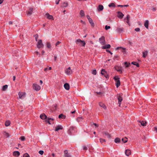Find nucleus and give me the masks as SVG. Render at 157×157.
<instances>
[{
    "label": "nucleus",
    "instance_id": "nucleus-1",
    "mask_svg": "<svg viewBox=\"0 0 157 157\" xmlns=\"http://www.w3.org/2000/svg\"><path fill=\"white\" fill-rule=\"evenodd\" d=\"M76 43L77 44L79 45H82L83 46H84L86 44V43L84 41L82 40L79 39L77 40L76 41Z\"/></svg>",
    "mask_w": 157,
    "mask_h": 157
},
{
    "label": "nucleus",
    "instance_id": "nucleus-2",
    "mask_svg": "<svg viewBox=\"0 0 157 157\" xmlns=\"http://www.w3.org/2000/svg\"><path fill=\"white\" fill-rule=\"evenodd\" d=\"M115 81L116 82V86L117 88H118L120 85V82L119 80V78L117 76H116L114 78Z\"/></svg>",
    "mask_w": 157,
    "mask_h": 157
},
{
    "label": "nucleus",
    "instance_id": "nucleus-3",
    "mask_svg": "<svg viewBox=\"0 0 157 157\" xmlns=\"http://www.w3.org/2000/svg\"><path fill=\"white\" fill-rule=\"evenodd\" d=\"M36 46L38 48H40L43 47L44 44L42 43V40H39L37 44H36Z\"/></svg>",
    "mask_w": 157,
    "mask_h": 157
},
{
    "label": "nucleus",
    "instance_id": "nucleus-4",
    "mask_svg": "<svg viewBox=\"0 0 157 157\" xmlns=\"http://www.w3.org/2000/svg\"><path fill=\"white\" fill-rule=\"evenodd\" d=\"M26 93L24 92H20L18 93L19 97L20 98L23 99L25 97Z\"/></svg>",
    "mask_w": 157,
    "mask_h": 157
},
{
    "label": "nucleus",
    "instance_id": "nucleus-5",
    "mask_svg": "<svg viewBox=\"0 0 157 157\" xmlns=\"http://www.w3.org/2000/svg\"><path fill=\"white\" fill-rule=\"evenodd\" d=\"M101 74L102 75H104V76L106 78H108L109 76L108 74L106 71L105 69H102L101 70Z\"/></svg>",
    "mask_w": 157,
    "mask_h": 157
},
{
    "label": "nucleus",
    "instance_id": "nucleus-6",
    "mask_svg": "<svg viewBox=\"0 0 157 157\" xmlns=\"http://www.w3.org/2000/svg\"><path fill=\"white\" fill-rule=\"evenodd\" d=\"M72 71L70 67L66 69L65 71V73L67 75H70L72 73Z\"/></svg>",
    "mask_w": 157,
    "mask_h": 157
},
{
    "label": "nucleus",
    "instance_id": "nucleus-7",
    "mask_svg": "<svg viewBox=\"0 0 157 157\" xmlns=\"http://www.w3.org/2000/svg\"><path fill=\"white\" fill-rule=\"evenodd\" d=\"M33 89L36 90L38 91L40 90V87L39 85L36 84H33Z\"/></svg>",
    "mask_w": 157,
    "mask_h": 157
},
{
    "label": "nucleus",
    "instance_id": "nucleus-8",
    "mask_svg": "<svg viewBox=\"0 0 157 157\" xmlns=\"http://www.w3.org/2000/svg\"><path fill=\"white\" fill-rule=\"evenodd\" d=\"M99 41L100 43L102 45H104L105 44V37L104 36H102L99 39Z\"/></svg>",
    "mask_w": 157,
    "mask_h": 157
},
{
    "label": "nucleus",
    "instance_id": "nucleus-9",
    "mask_svg": "<svg viewBox=\"0 0 157 157\" xmlns=\"http://www.w3.org/2000/svg\"><path fill=\"white\" fill-rule=\"evenodd\" d=\"M115 69L118 72H120V73H122V67L118 66H115Z\"/></svg>",
    "mask_w": 157,
    "mask_h": 157
},
{
    "label": "nucleus",
    "instance_id": "nucleus-10",
    "mask_svg": "<svg viewBox=\"0 0 157 157\" xmlns=\"http://www.w3.org/2000/svg\"><path fill=\"white\" fill-rule=\"evenodd\" d=\"M118 99V103L119 104V106H120V105L121 104V101L122 100V97L119 95H117Z\"/></svg>",
    "mask_w": 157,
    "mask_h": 157
},
{
    "label": "nucleus",
    "instance_id": "nucleus-11",
    "mask_svg": "<svg viewBox=\"0 0 157 157\" xmlns=\"http://www.w3.org/2000/svg\"><path fill=\"white\" fill-rule=\"evenodd\" d=\"M63 129V127L61 125H58L55 127V131H57L59 130H61Z\"/></svg>",
    "mask_w": 157,
    "mask_h": 157
},
{
    "label": "nucleus",
    "instance_id": "nucleus-12",
    "mask_svg": "<svg viewBox=\"0 0 157 157\" xmlns=\"http://www.w3.org/2000/svg\"><path fill=\"white\" fill-rule=\"evenodd\" d=\"M45 17L49 19H53V17L52 15H50L48 13H46L45 15Z\"/></svg>",
    "mask_w": 157,
    "mask_h": 157
},
{
    "label": "nucleus",
    "instance_id": "nucleus-13",
    "mask_svg": "<svg viewBox=\"0 0 157 157\" xmlns=\"http://www.w3.org/2000/svg\"><path fill=\"white\" fill-rule=\"evenodd\" d=\"M124 15V14L120 12H117V17L120 18H122Z\"/></svg>",
    "mask_w": 157,
    "mask_h": 157
},
{
    "label": "nucleus",
    "instance_id": "nucleus-14",
    "mask_svg": "<svg viewBox=\"0 0 157 157\" xmlns=\"http://www.w3.org/2000/svg\"><path fill=\"white\" fill-rule=\"evenodd\" d=\"M54 119L53 118L49 117L47 118V120H45L46 122L48 123L49 124H51L50 123V121H54Z\"/></svg>",
    "mask_w": 157,
    "mask_h": 157
},
{
    "label": "nucleus",
    "instance_id": "nucleus-15",
    "mask_svg": "<svg viewBox=\"0 0 157 157\" xmlns=\"http://www.w3.org/2000/svg\"><path fill=\"white\" fill-rule=\"evenodd\" d=\"M40 118L42 120L47 119V117L44 113H43L40 115Z\"/></svg>",
    "mask_w": 157,
    "mask_h": 157
},
{
    "label": "nucleus",
    "instance_id": "nucleus-16",
    "mask_svg": "<svg viewBox=\"0 0 157 157\" xmlns=\"http://www.w3.org/2000/svg\"><path fill=\"white\" fill-rule=\"evenodd\" d=\"M64 87L65 89L67 90H69L70 89V86L69 84L67 83H65L64 85Z\"/></svg>",
    "mask_w": 157,
    "mask_h": 157
},
{
    "label": "nucleus",
    "instance_id": "nucleus-17",
    "mask_svg": "<svg viewBox=\"0 0 157 157\" xmlns=\"http://www.w3.org/2000/svg\"><path fill=\"white\" fill-rule=\"evenodd\" d=\"M125 154L127 156H129L131 154V151L130 150L127 149L125 151Z\"/></svg>",
    "mask_w": 157,
    "mask_h": 157
},
{
    "label": "nucleus",
    "instance_id": "nucleus-18",
    "mask_svg": "<svg viewBox=\"0 0 157 157\" xmlns=\"http://www.w3.org/2000/svg\"><path fill=\"white\" fill-rule=\"evenodd\" d=\"M20 154V152L18 151H15L13 152V155L14 156L18 157Z\"/></svg>",
    "mask_w": 157,
    "mask_h": 157
},
{
    "label": "nucleus",
    "instance_id": "nucleus-19",
    "mask_svg": "<svg viewBox=\"0 0 157 157\" xmlns=\"http://www.w3.org/2000/svg\"><path fill=\"white\" fill-rule=\"evenodd\" d=\"M143 126H145L146 125V122L144 121H138Z\"/></svg>",
    "mask_w": 157,
    "mask_h": 157
},
{
    "label": "nucleus",
    "instance_id": "nucleus-20",
    "mask_svg": "<svg viewBox=\"0 0 157 157\" xmlns=\"http://www.w3.org/2000/svg\"><path fill=\"white\" fill-rule=\"evenodd\" d=\"M33 11V9L32 8H30L29 10L27 12V14L29 15H31L32 14Z\"/></svg>",
    "mask_w": 157,
    "mask_h": 157
},
{
    "label": "nucleus",
    "instance_id": "nucleus-21",
    "mask_svg": "<svg viewBox=\"0 0 157 157\" xmlns=\"http://www.w3.org/2000/svg\"><path fill=\"white\" fill-rule=\"evenodd\" d=\"M117 50L120 49L122 52L124 53L125 52V48H123L121 47H118L116 48Z\"/></svg>",
    "mask_w": 157,
    "mask_h": 157
},
{
    "label": "nucleus",
    "instance_id": "nucleus-22",
    "mask_svg": "<svg viewBox=\"0 0 157 157\" xmlns=\"http://www.w3.org/2000/svg\"><path fill=\"white\" fill-rule=\"evenodd\" d=\"M148 23H149V21L148 20H147L145 21L144 24V25L145 26V27L147 28H148Z\"/></svg>",
    "mask_w": 157,
    "mask_h": 157
},
{
    "label": "nucleus",
    "instance_id": "nucleus-23",
    "mask_svg": "<svg viewBox=\"0 0 157 157\" xmlns=\"http://www.w3.org/2000/svg\"><path fill=\"white\" fill-rule=\"evenodd\" d=\"M130 17L129 15H127V17L125 19V20H126V22L128 23V24L130 25V24L129 23V21L130 19Z\"/></svg>",
    "mask_w": 157,
    "mask_h": 157
},
{
    "label": "nucleus",
    "instance_id": "nucleus-24",
    "mask_svg": "<svg viewBox=\"0 0 157 157\" xmlns=\"http://www.w3.org/2000/svg\"><path fill=\"white\" fill-rule=\"evenodd\" d=\"M148 52L147 51H146L144 52H143V57L145 58L147 56Z\"/></svg>",
    "mask_w": 157,
    "mask_h": 157
},
{
    "label": "nucleus",
    "instance_id": "nucleus-25",
    "mask_svg": "<svg viewBox=\"0 0 157 157\" xmlns=\"http://www.w3.org/2000/svg\"><path fill=\"white\" fill-rule=\"evenodd\" d=\"M99 105L101 107L103 108L104 109H106V106L102 102H100L99 103Z\"/></svg>",
    "mask_w": 157,
    "mask_h": 157
},
{
    "label": "nucleus",
    "instance_id": "nucleus-26",
    "mask_svg": "<svg viewBox=\"0 0 157 157\" xmlns=\"http://www.w3.org/2000/svg\"><path fill=\"white\" fill-rule=\"evenodd\" d=\"M74 128L73 127H71L68 131V133L70 134L72 133L73 130H74Z\"/></svg>",
    "mask_w": 157,
    "mask_h": 157
},
{
    "label": "nucleus",
    "instance_id": "nucleus-27",
    "mask_svg": "<svg viewBox=\"0 0 157 157\" xmlns=\"http://www.w3.org/2000/svg\"><path fill=\"white\" fill-rule=\"evenodd\" d=\"M111 46L109 44H107L104 46H103L102 48L103 49H107L109 48H110Z\"/></svg>",
    "mask_w": 157,
    "mask_h": 157
},
{
    "label": "nucleus",
    "instance_id": "nucleus-28",
    "mask_svg": "<svg viewBox=\"0 0 157 157\" xmlns=\"http://www.w3.org/2000/svg\"><path fill=\"white\" fill-rule=\"evenodd\" d=\"M103 8H104V7L102 5H99L98 6V10L99 11H101L103 10Z\"/></svg>",
    "mask_w": 157,
    "mask_h": 157
},
{
    "label": "nucleus",
    "instance_id": "nucleus-29",
    "mask_svg": "<svg viewBox=\"0 0 157 157\" xmlns=\"http://www.w3.org/2000/svg\"><path fill=\"white\" fill-rule=\"evenodd\" d=\"M121 141L120 139L119 138H116L114 140V142L116 143H119Z\"/></svg>",
    "mask_w": 157,
    "mask_h": 157
},
{
    "label": "nucleus",
    "instance_id": "nucleus-30",
    "mask_svg": "<svg viewBox=\"0 0 157 157\" xmlns=\"http://www.w3.org/2000/svg\"><path fill=\"white\" fill-rule=\"evenodd\" d=\"M89 23L91 24V25L92 27H94V23L92 20V19H90L89 20H88Z\"/></svg>",
    "mask_w": 157,
    "mask_h": 157
},
{
    "label": "nucleus",
    "instance_id": "nucleus-31",
    "mask_svg": "<svg viewBox=\"0 0 157 157\" xmlns=\"http://www.w3.org/2000/svg\"><path fill=\"white\" fill-rule=\"evenodd\" d=\"M65 116L62 114H60L59 116V119H65Z\"/></svg>",
    "mask_w": 157,
    "mask_h": 157
},
{
    "label": "nucleus",
    "instance_id": "nucleus-32",
    "mask_svg": "<svg viewBox=\"0 0 157 157\" xmlns=\"http://www.w3.org/2000/svg\"><path fill=\"white\" fill-rule=\"evenodd\" d=\"M122 141L124 143H126L128 141V138L126 137L123 138L122 139Z\"/></svg>",
    "mask_w": 157,
    "mask_h": 157
},
{
    "label": "nucleus",
    "instance_id": "nucleus-33",
    "mask_svg": "<svg viewBox=\"0 0 157 157\" xmlns=\"http://www.w3.org/2000/svg\"><path fill=\"white\" fill-rule=\"evenodd\" d=\"M132 64H133L134 65H136L137 67H139V64L136 62H132Z\"/></svg>",
    "mask_w": 157,
    "mask_h": 157
},
{
    "label": "nucleus",
    "instance_id": "nucleus-34",
    "mask_svg": "<svg viewBox=\"0 0 157 157\" xmlns=\"http://www.w3.org/2000/svg\"><path fill=\"white\" fill-rule=\"evenodd\" d=\"M80 14L81 17H83L85 16L84 11L83 10H81L80 11Z\"/></svg>",
    "mask_w": 157,
    "mask_h": 157
},
{
    "label": "nucleus",
    "instance_id": "nucleus-35",
    "mask_svg": "<svg viewBox=\"0 0 157 157\" xmlns=\"http://www.w3.org/2000/svg\"><path fill=\"white\" fill-rule=\"evenodd\" d=\"M10 124V122L9 121H6L5 123V125L6 126H8Z\"/></svg>",
    "mask_w": 157,
    "mask_h": 157
},
{
    "label": "nucleus",
    "instance_id": "nucleus-36",
    "mask_svg": "<svg viewBox=\"0 0 157 157\" xmlns=\"http://www.w3.org/2000/svg\"><path fill=\"white\" fill-rule=\"evenodd\" d=\"M47 47L48 48H50L51 47V45L50 43L49 42H47Z\"/></svg>",
    "mask_w": 157,
    "mask_h": 157
},
{
    "label": "nucleus",
    "instance_id": "nucleus-37",
    "mask_svg": "<svg viewBox=\"0 0 157 157\" xmlns=\"http://www.w3.org/2000/svg\"><path fill=\"white\" fill-rule=\"evenodd\" d=\"M109 7H115V5L114 3H110L109 4Z\"/></svg>",
    "mask_w": 157,
    "mask_h": 157
},
{
    "label": "nucleus",
    "instance_id": "nucleus-38",
    "mask_svg": "<svg viewBox=\"0 0 157 157\" xmlns=\"http://www.w3.org/2000/svg\"><path fill=\"white\" fill-rule=\"evenodd\" d=\"M8 86L7 85H6L2 87V90L3 91H5L6 90Z\"/></svg>",
    "mask_w": 157,
    "mask_h": 157
},
{
    "label": "nucleus",
    "instance_id": "nucleus-39",
    "mask_svg": "<svg viewBox=\"0 0 157 157\" xmlns=\"http://www.w3.org/2000/svg\"><path fill=\"white\" fill-rule=\"evenodd\" d=\"M105 135L108 138H110L111 137L110 135L107 132H105L104 133Z\"/></svg>",
    "mask_w": 157,
    "mask_h": 157
},
{
    "label": "nucleus",
    "instance_id": "nucleus-40",
    "mask_svg": "<svg viewBox=\"0 0 157 157\" xmlns=\"http://www.w3.org/2000/svg\"><path fill=\"white\" fill-rule=\"evenodd\" d=\"M123 30V29L121 28H117V32L119 33H121Z\"/></svg>",
    "mask_w": 157,
    "mask_h": 157
},
{
    "label": "nucleus",
    "instance_id": "nucleus-41",
    "mask_svg": "<svg viewBox=\"0 0 157 157\" xmlns=\"http://www.w3.org/2000/svg\"><path fill=\"white\" fill-rule=\"evenodd\" d=\"M67 5L68 4L67 2H64L63 3L62 6L63 7H66L67 6Z\"/></svg>",
    "mask_w": 157,
    "mask_h": 157
},
{
    "label": "nucleus",
    "instance_id": "nucleus-42",
    "mask_svg": "<svg viewBox=\"0 0 157 157\" xmlns=\"http://www.w3.org/2000/svg\"><path fill=\"white\" fill-rule=\"evenodd\" d=\"M4 135L7 137H8L10 136L9 133L6 132H4Z\"/></svg>",
    "mask_w": 157,
    "mask_h": 157
},
{
    "label": "nucleus",
    "instance_id": "nucleus-43",
    "mask_svg": "<svg viewBox=\"0 0 157 157\" xmlns=\"http://www.w3.org/2000/svg\"><path fill=\"white\" fill-rule=\"evenodd\" d=\"M124 64L125 65L126 68H127L129 67V65L130 64V63H128L127 62H125L124 63Z\"/></svg>",
    "mask_w": 157,
    "mask_h": 157
},
{
    "label": "nucleus",
    "instance_id": "nucleus-44",
    "mask_svg": "<svg viewBox=\"0 0 157 157\" xmlns=\"http://www.w3.org/2000/svg\"><path fill=\"white\" fill-rule=\"evenodd\" d=\"M51 69H52V67H50L49 68L47 67V68H45L44 69V70L45 71H46L48 70H51Z\"/></svg>",
    "mask_w": 157,
    "mask_h": 157
},
{
    "label": "nucleus",
    "instance_id": "nucleus-45",
    "mask_svg": "<svg viewBox=\"0 0 157 157\" xmlns=\"http://www.w3.org/2000/svg\"><path fill=\"white\" fill-rule=\"evenodd\" d=\"M100 142L101 143H102L103 142H105V139H101V138L100 139Z\"/></svg>",
    "mask_w": 157,
    "mask_h": 157
},
{
    "label": "nucleus",
    "instance_id": "nucleus-46",
    "mask_svg": "<svg viewBox=\"0 0 157 157\" xmlns=\"http://www.w3.org/2000/svg\"><path fill=\"white\" fill-rule=\"evenodd\" d=\"M83 118L82 117H79L77 119V121L78 122H80L81 121V119H83Z\"/></svg>",
    "mask_w": 157,
    "mask_h": 157
},
{
    "label": "nucleus",
    "instance_id": "nucleus-47",
    "mask_svg": "<svg viewBox=\"0 0 157 157\" xmlns=\"http://www.w3.org/2000/svg\"><path fill=\"white\" fill-rule=\"evenodd\" d=\"M23 157H30L28 153H25Z\"/></svg>",
    "mask_w": 157,
    "mask_h": 157
},
{
    "label": "nucleus",
    "instance_id": "nucleus-48",
    "mask_svg": "<svg viewBox=\"0 0 157 157\" xmlns=\"http://www.w3.org/2000/svg\"><path fill=\"white\" fill-rule=\"evenodd\" d=\"M110 28V27L109 26L106 25L105 27V29L106 30H107L108 29Z\"/></svg>",
    "mask_w": 157,
    "mask_h": 157
},
{
    "label": "nucleus",
    "instance_id": "nucleus-49",
    "mask_svg": "<svg viewBox=\"0 0 157 157\" xmlns=\"http://www.w3.org/2000/svg\"><path fill=\"white\" fill-rule=\"evenodd\" d=\"M64 157H71V156L69 154L64 155Z\"/></svg>",
    "mask_w": 157,
    "mask_h": 157
},
{
    "label": "nucleus",
    "instance_id": "nucleus-50",
    "mask_svg": "<svg viewBox=\"0 0 157 157\" xmlns=\"http://www.w3.org/2000/svg\"><path fill=\"white\" fill-rule=\"evenodd\" d=\"M22 141H24L25 140V138L24 136H21L20 137Z\"/></svg>",
    "mask_w": 157,
    "mask_h": 157
},
{
    "label": "nucleus",
    "instance_id": "nucleus-51",
    "mask_svg": "<svg viewBox=\"0 0 157 157\" xmlns=\"http://www.w3.org/2000/svg\"><path fill=\"white\" fill-rule=\"evenodd\" d=\"M96 72H96V70H94L93 71L92 73V74H93L94 75H96Z\"/></svg>",
    "mask_w": 157,
    "mask_h": 157
},
{
    "label": "nucleus",
    "instance_id": "nucleus-52",
    "mask_svg": "<svg viewBox=\"0 0 157 157\" xmlns=\"http://www.w3.org/2000/svg\"><path fill=\"white\" fill-rule=\"evenodd\" d=\"M39 153L41 155H43L44 153V151H43L40 150L39 151Z\"/></svg>",
    "mask_w": 157,
    "mask_h": 157
},
{
    "label": "nucleus",
    "instance_id": "nucleus-53",
    "mask_svg": "<svg viewBox=\"0 0 157 157\" xmlns=\"http://www.w3.org/2000/svg\"><path fill=\"white\" fill-rule=\"evenodd\" d=\"M140 29L139 28H137L135 29V30L136 32H139Z\"/></svg>",
    "mask_w": 157,
    "mask_h": 157
},
{
    "label": "nucleus",
    "instance_id": "nucleus-54",
    "mask_svg": "<svg viewBox=\"0 0 157 157\" xmlns=\"http://www.w3.org/2000/svg\"><path fill=\"white\" fill-rule=\"evenodd\" d=\"M61 42L59 41H58L56 44V46H57L58 45H59Z\"/></svg>",
    "mask_w": 157,
    "mask_h": 157
},
{
    "label": "nucleus",
    "instance_id": "nucleus-55",
    "mask_svg": "<svg viewBox=\"0 0 157 157\" xmlns=\"http://www.w3.org/2000/svg\"><path fill=\"white\" fill-rule=\"evenodd\" d=\"M68 154V153L67 150H65V151H64V155H65V154Z\"/></svg>",
    "mask_w": 157,
    "mask_h": 157
},
{
    "label": "nucleus",
    "instance_id": "nucleus-56",
    "mask_svg": "<svg viewBox=\"0 0 157 157\" xmlns=\"http://www.w3.org/2000/svg\"><path fill=\"white\" fill-rule=\"evenodd\" d=\"M86 17L88 19V20H90V19H91V18L90 17V16L87 15H86Z\"/></svg>",
    "mask_w": 157,
    "mask_h": 157
},
{
    "label": "nucleus",
    "instance_id": "nucleus-57",
    "mask_svg": "<svg viewBox=\"0 0 157 157\" xmlns=\"http://www.w3.org/2000/svg\"><path fill=\"white\" fill-rule=\"evenodd\" d=\"M83 149L84 150H87V148L86 146H84L83 147Z\"/></svg>",
    "mask_w": 157,
    "mask_h": 157
},
{
    "label": "nucleus",
    "instance_id": "nucleus-58",
    "mask_svg": "<svg viewBox=\"0 0 157 157\" xmlns=\"http://www.w3.org/2000/svg\"><path fill=\"white\" fill-rule=\"evenodd\" d=\"M38 37V35L37 34L35 35V39L36 41H37V39Z\"/></svg>",
    "mask_w": 157,
    "mask_h": 157
},
{
    "label": "nucleus",
    "instance_id": "nucleus-59",
    "mask_svg": "<svg viewBox=\"0 0 157 157\" xmlns=\"http://www.w3.org/2000/svg\"><path fill=\"white\" fill-rule=\"evenodd\" d=\"M154 131L157 133V127H155L154 128Z\"/></svg>",
    "mask_w": 157,
    "mask_h": 157
},
{
    "label": "nucleus",
    "instance_id": "nucleus-60",
    "mask_svg": "<svg viewBox=\"0 0 157 157\" xmlns=\"http://www.w3.org/2000/svg\"><path fill=\"white\" fill-rule=\"evenodd\" d=\"M93 125H94L96 127H98V125L96 123H93L92 124Z\"/></svg>",
    "mask_w": 157,
    "mask_h": 157
},
{
    "label": "nucleus",
    "instance_id": "nucleus-61",
    "mask_svg": "<svg viewBox=\"0 0 157 157\" xmlns=\"http://www.w3.org/2000/svg\"><path fill=\"white\" fill-rule=\"evenodd\" d=\"M96 93L98 95V94H102V93L101 92H96Z\"/></svg>",
    "mask_w": 157,
    "mask_h": 157
},
{
    "label": "nucleus",
    "instance_id": "nucleus-62",
    "mask_svg": "<svg viewBox=\"0 0 157 157\" xmlns=\"http://www.w3.org/2000/svg\"><path fill=\"white\" fill-rule=\"evenodd\" d=\"M156 10V8H153L152 10L154 11H155Z\"/></svg>",
    "mask_w": 157,
    "mask_h": 157
},
{
    "label": "nucleus",
    "instance_id": "nucleus-63",
    "mask_svg": "<svg viewBox=\"0 0 157 157\" xmlns=\"http://www.w3.org/2000/svg\"><path fill=\"white\" fill-rule=\"evenodd\" d=\"M118 57V56L117 55H115L114 57V59H115L117 58Z\"/></svg>",
    "mask_w": 157,
    "mask_h": 157
},
{
    "label": "nucleus",
    "instance_id": "nucleus-64",
    "mask_svg": "<svg viewBox=\"0 0 157 157\" xmlns=\"http://www.w3.org/2000/svg\"><path fill=\"white\" fill-rule=\"evenodd\" d=\"M107 52H109L111 55H112L113 54V53H112L109 50H107Z\"/></svg>",
    "mask_w": 157,
    "mask_h": 157
}]
</instances>
